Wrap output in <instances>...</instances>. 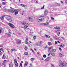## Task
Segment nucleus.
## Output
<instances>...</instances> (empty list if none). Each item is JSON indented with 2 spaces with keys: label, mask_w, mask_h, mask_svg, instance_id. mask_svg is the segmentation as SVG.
I'll return each instance as SVG.
<instances>
[{
  "label": "nucleus",
  "mask_w": 67,
  "mask_h": 67,
  "mask_svg": "<svg viewBox=\"0 0 67 67\" xmlns=\"http://www.w3.org/2000/svg\"><path fill=\"white\" fill-rule=\"evenodd\" d=\"M59 67H63V66H67V63H64L61 61H59Z\"/></svg>",
  "instance_id": "nucleus-1"
},
{
  "label": "nucleus",
  "mask_w": 67,
  "mask_h": 67,
  "mask_svg": "<svg viewBox=\"0 0 67 67\" xmlns=\"http://www.w3.org/2000/svg\"><path fill=\"white\" fill-rule=\"evenodd\" d=\"M7 19L8 21L9 22H11L13 21V19H12V17H7Z\"/></svg>",
  "instance_id": "nucleus-2"
},
{
  "label": "nucleus",
  "mask_w": 67,
  "mask_h": 67,
  "mask_svg": "<svg viewBox=\"0 0 67 67\" xmlns=\"http://www.w3.org/2000/svg\"><path fill=\"white\" fill-rule=\"evenodd\" d=\"M43 18V16H40L38 18V21H43V20L44 18Z\"/></svg>",
  "instance_id": "nucleus-3"
},
{
  "label": "nucleus",
  "mask_w": 67,
  "mask_h": 67,
  "mask_svg": "<svg viewBox=\"0 0 67 67\" xmlns=\"http://www.w3.org/2000/svg\"><path fill=\"white\" fill-rule=\"evenodd\" d=\"M8 25H9L11 27H12V28H14L15 27V26H14V25H13L12 24H11V23H9L8 24Z\"/></svg>",
  "instance_id": "nucleus-4"
},
{
  "label": "nucleus",
  "mask_w": 67,
  "mask_h": 67,
  "mask_svg": "<svg viewBox=\"0 0 67 67\" xmlns=\"http://www.w3.org/2000/svg\"><path fill=\"white\" fill-rule=\"evenodd\" d=\"M21 23L22 24H23L25 26H29V25L27 23H25L23 22H22Z\"/></svg>",
  "instance_id": "nucleus-5"
},
{
  "label": "nucleus",
  "mask_w": 67,
  "mask_h": 67,
  "mask_svg": "<svg viewBox=\"0 0 67 67\" xmlns=\"http://www.w3.org/2000/svg\"><path fill=\"white\" fill-rule=\"evenodd\" d=\"M47 10H45L44 11V16H43L44 17H46V15H47Z\"/></svg>",
  "instance_id": "nucleus-6"
},
{
  "label": "nucleus",
  "mask_w": 67,
  "mask_h": 67,
  "mask_svg": "<svg viewBox=\"0 0 67 67\" xmlns=\"http://www.w3.org/2000/svg\"><path fill=\"white\" fill-rule=\"evenodd\" d=\"M14 63L15 64L16 66H18V63L17 62V61L15 59H14Z\"/></svg>",
  "instance_id": "nucleus-7"
},
{
  "label": "nucleus",
  "mask_w": 67,
  "mask_h": 67,
  "mask_svg": "<svg viewBox=\"0 0 67 67\" xmlns=\"http://www.w3.org/2000/svg\"><path fill=\"white\" fill-rule=\"evenodd\" d=\"M27 40H28V38H27V37H26V40L25 41V44H28V42H27Z\"/></svg>",
  "instance_id": "nucleus-8"
},
{
  "label": "nucleus",
  "mask_w": 67,
  "mask_h": 67,
  "mask_svg": "<svg viewBox=\"0 0 67 67\" xmlns=\"http://www.w3.org/2000/svg\"><path fill=\"white\" fill-rule=\"evenodd\" d=\"M14 12H15L14 14L15 15H16L17 14H18V13H19V12H18L19 11L16 10L14 11Z\"/></svg>",
  "instance_id": "nucleus-9"
},
{
  "label": "nucleus",
  "mask_w": 67,
  "mask_h": 67,
  "mask_svg": "<svg viewBox=\"0 0 67 67\" xmlns=\"http://www.w3.org/2000/svg\"><path fill=\"white\" fill-rule=\"evenodd\" d=\"M54 29H55V30H60V27H55L54 28Z\"/></svg>",
  "instance_id": "nucleus-10"
},
{
  "label": "nucleus",
  "mask_w": 67,
  "mask_h": 67,
  "mask_svg": "<svg viewBox=\"0 0 67 67\" xmlns=\"http://www.w3.org/2000/svg\"><path fill=\"white\" fill-rule=\"evenodd\" d=\"M5 16H1L0 17V19L1 20H4V17Z\"/></svg>",
  "instance_id": "nucleus-11"
},
{
  "label": "nucleus",
  "mask_w": 67,
  "mask_h": 67,
  "mask_svg": "<svg viewBox=\"0 0 67 67\" xmlns=\"http://www.w3.org/2000/svg\"><path fill=\"white\" fill-rule=\"evenodd\" d=\"M28 19H29V20L30 21H32V19H33V17L32 18H31V17H29L28 18Z\"/></svg>",
  "instance_id": "nucleus-12"
},
{
  "label": "nucleus",
  "mask_w": 67,
  "mask_h": 67,
  "mask_svg": "<svg viewBox=\"0 0 67 67\" xmlns=\"http://www.w3.org/2000/svg\"><path fill=\"white\" fill-rule=\"evenodd\" d=\"M21 40L20 39H19L18 40V44H20L21 43Z\"/></svg>",
  "instance_id": "nucleus-13"
},
{
  "label": "nucleus",
  "mask_w": 67,
  "mask_h": 67,
  "mask_svg": "<svg viewBox=\"0 0 67 67\" xmlns=\"http://www.w3.org/2000/svg\"><path fill=\"white\" fill-rule=\"evenodd\" d=\"M9 67H13V64L12 62H11L9 64Z\"/></svg>",
  "instance_id": "nucleus-14"
},
{
  "label": "nucleus",
  "mask_w": 67,
  "mask_h": 67,
  "mask_svg": "<svg viewBox=\"0 0 67 67\" xmlns=\"http://www.w3.org/2000/svg\"><path fill=\"white\" fill-rule=\"evenodd\" d=\"M43 24L44 25H48L49 24V23H48V22H47L45 23H43Z\"/></svg>",
  "instance_id": "nucleus-15"
},
{
  "label": "nucleus",
  "mask_w": 67,
  "mask_h": 67,
  "mask_svg": "<svg viewBox=\"0 0 67 67\" xmlns=\"http://www.w3.org/2000/svg\"><path fill=\"white\" fill-rule=\"evenodd\" d=\"M49 60V57H48L45 60V62H47V61H48Z\"/></svg>",
  "instance_id": "nucleus-16"
},
{
  "label": "nucleus",
  "mask_w": 67,
  "mask_h": 67,
  "mask_svg": "<svg viewBox=\"0 0 67 67\" xmlns=\"http://www.w3.org/2000/svg\"><path fill=\"white\" fill-rule=\"evenodd\" d=\"M35 45H36L37 46H40V45H41L40 44H39V43L38 42H37L35 43Z\"/></svg>",
  "instance_id": "nucleus-17"
},
{
  "label": "nucleus",
  "mask_w": 67,
  "mask_h": 67,
  "mask_svg": "<svg viewBox=\"0 0 67 67\" xmlns=\"http://www.w3.org/2000/svg\"><path fill=\"white\" fill-rule=\"evenodd\" d=\"M12 51H14V52H16L17 51L16 49H11Z\"/></svg>",
  "instance_id": "nucleus-18"
},
{
  "label": "nucleus",
  "mask_w": 67,
  "mask_h": 67,
  "mask_svg": "<svg viewBox=\"0 0 67 67\" xmlns=\"http://www.w3.org/2000/svg\"><path fill=\"white\" fill-rule=\"evenodd\" d=\"M60 57H62L63 56H64V54H62L61 53H60L59 54Z\"/></svg>",
  "instance_id": "nucleus-19"
},
{
  "label": "nucleus",
  "mask_w": 67,
  "mask_h": 67,
  "mask_svg": "<svg viewBox=\"0 0 67 67\" xmlns=\"http://www.w3.org/2000/svg\"><path fill=\"white\" fill-rule=\"evenodd\" d=\"M20 5L22 7H23L24 8V7H25V6H26V5L23 4H21Z\"/></svg>",
  "instance_id": "nucleus-20"
},
{
  "label": "nucleus",
  "mask_w": 67,
  "mask_h": 67,
  "mask_svg": "<svg viewBox=\"0 0 67 67\" xmlns=\"http://www.w3.org/2000/svg\"><path fill=\"white\" fill-rule=\"evenodd\" d=\"M51 49H53V47H49L48 48V49L49 51Z\"/></svg>",
  "instance_id": "nucleus-21"
},
{
  "label": "nucleus",
  "mask_w": 67,
  "mask_h": 67,
  "mask_svg": "<svg viewBox=\"0 0 67 67\" xmlns=\"http://www.w3.org/2000/svg\"><path fill=\"white\" fill-rule=\"evenodd\" d=\"M2 59H5V56L4 54H3V55L2 57Z\"/></svg>",
  "instance_id": "nucleus-22"
},
{
  "label": "nucleus",
  "mask_w": 67,
  "mask_h": 67,
  "mask_svg": "<svg viewBox=\"0 0 67 67\" xmlns=\"http://www.w3.org/2000/svg\"><path fill=\"white\" fill-rule=\"evenodd\" d=\"M25 55H28L29 53L27 52H25L24 53Z\"/></svg>",
  "instance_id": "nucleus-23"
},
{
  "label": "nucleus",
  "mask_w": 67,
  "mask_h": 67,
  "mask_svg": "<svg viewBox=\"0 0 67 67\" xmlns=\"http://www.w3.org/2000/svg\"><path fill=\"white\" fill-rule=\"evenodd\" d=\"M64 46V45L63 44H61L60 45V47H63V46Z\"/></svg>",
  "instance_id": "nucleus-24"
},
{
  "label": "nucleus",
  "mask_w": 67,
  "mask_h": 67,
  "mask_svg": "<svg viewBox=\"0 0 67 67\" xmlns=\"http://www.w3.org/2000/svg\"><path fill=\"white\" fill-rule=\"evenodd\" d=\"M51 55L53 56H55V54L54 53H51Z\"/></svg>",
  "instance_id": "nucleus-25"
},
{
  "label": "nucleus",
  "mask_w": 67,
  "mask_h": 67,
  "mask_svg": "<svg viewBox=\"0 0 67 67\" xmlns=\"http://www.w3.org/2000/svg\"><path fill=\"white\" fill-rule=\"evenodd\" d=\"M48 45H49V46H50V45H51V42H48Z\"/></svg>",
  "instance_id": "nucleus-26"
},
{
  "label": "nucleus",
  "mask_w": 67,
  "mask_h": 67,
  "mask_svg": "<svg viewBox=\"0 0 67 67\" xmlns=\"http://www.w3.org/2000/svg\"><path fill=\"white\" fill-rule=\"evenodd\" d=\"M34 59H35V58H31V59L30 60H31V61H32V62H33Z\"/></svg>",
  "instance_id": "nucleus-27"
},
{
  "label": "nucleus",
  "mask_w": 67,
  "mask_h": 67,
  "mask_svg": "<svg viewBox=\"0 0 67 67\" xmlns=\"http://www.w3.org/2000/svg\"><path fill=\"white\" fill-rule=\"evenodd\" d=\"M2 5H4L5 4V2H4L2 3Z\"/></svg>",
  "instance_id": "nucleus-28"
},
{
  "label": "nucleus",
  "mask_w": 67,
  "mask_h": 67,
  "mask_svg": "<svg viewBox=\"0 0 67 67\" xmlns=\"http://www.w3.org/2000/svg\"><path fill=\"white\" fill-rule=\"evenodd\" d=\"M25 50L26 51L27 49V47H25L24 48Z\"/></svg>",
  "instance_id": "nucleus-29"
},
{
  "label": "nucleus",
  "mask_w": 67,
  "mask_h": 67,
  "mask_svg": "<svg viewBox=\"0 0 67 67\" xmlns=\"http://www.w3.org/2000/svg\"><path fill=\"white\" fill-rule=\"evenodd\" d=\"M43 57L44 58H45L46 57V55L45 54L43 55Z\"/></svg>",
  "instance_id": "nucleus-30"
},
{
  "label": "nucleus",
  "mask_w": 67,
  "mask_h": 67,
  "mask_svg": "<svg viewBox=\"0 0 67 67\" xmlns=\"http://www.w3.org/2000/svg\"><path fill=\"white\" fill-rule=\"evenodd\" d=\"M55 4L56 5H57V6H60V5L59 4L57 3Z\"/></svg>",
  "instance_id": "nucleus-31"
},
{
  "label": "nucleus",
  "mask_w": 67,
  "mask_h": 67,
  "mask_svg": "<svg viewBox=\"0 0 67 67\" xmlns=\"http://www.w3.org/2000/svg\"><path fill=\"white\" fill-rule=\"evenodd\" d=\"M52 52H55V51H56V49H53L52 50Z\"/></svg>",
  "instance_id": "nucleus-32"
},
{
  "label": "nucleus",
  "mask_w": 67,
  "mask_h": 67,
  "mask_svg": "<svg viewBox=\"0 0 67 67\" xmlns=\"http://www.w3.org/2000/svg\"><path fill=\"white\" fill-rule=\"evenodd\" d=\"M27 64L26 63H25L24 65V67H26V66H27Z\"/></svg>",
  "instance_id": "nucleus-33"
},
{
  "label": "nucleus",
  "mask_w": 67,
  "mask_h": 67,
  "mask_svg": "<svg viewBox=\"0 0 67 67\" xmlns=\"http://www.w3.org/2000/svg\"><path fill=\"white\" fill-rule=\"evenodd\" d=\"M28 26H24V29H26L27 27H28Z\"/></svg>",
  "instance_id": "nucleus-34"
},
{
  "label": "nucleus",
  "mask_w": 67,
  "mask_h": 67,
  "mask_svg": "<svg viewBox=\"0 0 67 67\" xmlns=\"http://www.w3.org/2000/svg\"><path fill=\"white\" fill-rule=\"evenodd\" d=\"M44 7H45V6L43 5V7H41V10H42V9H44Z\"/></svg>",
  "instance_id": "nucleus-35"
},
{
  "label": "nucleus",
  "mask_w": 67,
  "mask_h": 67,
  "mask_svg": "<svg viewBox=\"0 0 67 67\" xmlns=\"http://www.w3.org/2000/svg\"><path fill=\"white\" fill-rule=\"evenodd\" d=\"M36 36H34L33 38L34 39V40H35V39H36Z\"/></svg>",
  "instance_id": "nucleus-36"
},
{
  "label": "nucleus",
  "mask_w": 67,
  "mask_h": 67,
  "mask_svg": "<svg viewBox=\"0 0 67 67\" xmlns=\"http://www.w3.org/2000/svg\"><path fill=\"white\" fill-rule=\"evenodd\" d=\"M51 19L52 20H53V21H54V18H53V17H52L51 18Z\"/></svg>",
  "instance_id": "nucleus-37"
},
{
  "label": "nucleus",
  "mask_w": 67,
  "mask_h": 67,
  "mask_svg": "<svg viewBox=\"0 0 67 67\" xmlns=\"http://www.w3.org/2000/svg\"><path fill=\"white\" fill-rule=\"evenodd\" d=\"M37 54L38 55H39V56H40V52H37Z\"/></svg>",
  "instance_id": "nucleus-38"
},
{
  "label": "nucleus",
  "mask_w": 67,
  "mask_h": 67,
  "mask_svg": "<svg viewBox=\"0 0 67 67\" xmlns=\"http://www.w3.org/2000/svg\"><path fill=\"white\" fill-rule=\"evenodd\" d=\"M8 37H10V36H11V34H10V33H8Z\"/></svg>",
  "instance_id": "nucleus-39"
},
{
  "label": "nucleus",
  "mask_w": 67,
  "mask_h": 67,
  "mask_svg": "<svg viewBox=\"0 0 67 67\" xmlns=\"http://www.w3.org/2000/svg\"><path fill=\"white\" fill-rule=\"evenodd\" d=\"M46 36L47 37H48V38H49V37H50V36H48L47 35H46Z\"/></svg>",
  "instance_id": "nucleus-40"
},
{
  "label": "nucleus",
  "mask_w": 67,
  "mask_h": 67,
  "mask_svg": "<svg viewBox=\"0 0 67 67\" xmlns=\"http://www.w3.org/2000/svg\"><path fill=\"white\" fill-rule=\"evenodd\" d=\"M51 67H55V66L53 65V64H51Z\"/></svg>",
  "instance_id": "nucleus-41"
},
{
  "label": "nucleus",
  "mask_w": 67,
  "mask_h": 67,
  "mask_svg": "<svg viewBox=\"0 0 67 67\" xmlns=\"http://www.w3.org/2000/svg\"><path fill=\"white\" fill-rule=\"evenodd\" d=\"M55 45H57V42L55 41Z\"/></svg>",
  "instance_id": "nucleus-42"
},
{
  "label": "nucleus",
  "mask_w": 67,
  "mask_h": 67,
  "mask_svg": "<svg viewBox=\"0 0 67 67\" xmlns=\"http://www.w3.org/2000/svg\"><path fill=\"white\" fill-rule=\"evenodd\" d=\"M44 43V42H42V41H40V44H42Z\"/></svg>",
  "instance_id": "nucleus-43"
},
{
  "label": "nucleus",
  "mask_w": 67,
  "mask_h": 67,
  "mask_svg": "<svg viewBox=\"0 0 67 67\" xmlns=\"http://www.w3.org/2000/svg\"><path fill=\"white\" fill-rule=\"evenodd\" d=\"M31 50L32 53H35V52H34V50H32V49H31Z\"/></svg>",
  "instance_id": "nucleus-44"
},
{
  "label": "nucleus",
  "mask_w": 67,
  "mask_h": 67,
  "mask_svg": "<svg viewBox=\"0 0 67 67\" xmlns=\"http://www.w3.org/2000/svg\"><path fill=\"white\" fill-rule=\"evenodd\" d=\"M35 51H37V48H34Z\"/></svg>",
  "instance_id": "nucleus-45"
},
{
  "label": "nucleus",
  "mask_w": 67,
  "mask_h": 67,
  "mask_svg": "<svg viewBox=\"0 0 67 67\" xmlns=\"http://www.w3.org/2000/svg\"><path fill=\"white\" fill-rule=\"evenodd\" d=\"M0 51H3V49L2 48L0 49Z\"/></svg>",
  "instance_id": "nucleus-46"
},
{
  "label": "nucleus",
  "mask_w": 67,
  "mask_h": 67,
  "mask_svg": "<svg viewBox=\"0 0 67 67\" xmlns=\"http://www.w3.org/2000/svg\"><path fill=\"white\" fill-rule=\"evenodd\" d=\"M60 34V32H59L58 33V36H59Z\"/></svg>",
  "instance_id": "nucleus-47"
},
{
  "label": "nucleus",
  "mask_w": 67,
  "mask_h": 67,
  "mask_svg": "<svg viewBox=\"0 0 67 67\" xmlns=\"http://www.w3.org/2000/svg\"><path fill=\"white\" fill-rule=\"evenodd\" d=\"M41 60H44V59H43L42 58H41Z\"/></svg>",
  "instance_id": "nucleus-48"
},
{
  "label": "nucleus",
  "mask_w": 67,
  "mask_h": 67,
  "mask_svg": "<svg viewBox=\"0 0 67 67\" xmlns=\"http://www.w3.org/2000/svg\"><path fill=\"white\" fill-rule=\"evenodd\" d=\"M2 32V29H0V33H1Z\"/></svg>",
  "instance_id": "nucleus-49"
},
{
  "label": "nucleus",
  "mask_w": 67,
  "mask_h": 67,
  "mask_svg": "<svg viewBox=\"0 0 67 67\" xmlns=\"http://www.w3.org/2000/svg\"><path fill=\"white\" fill-rule=\"evenodd\" d=\"M20 65L21 67H22V63H20Z\"/></svg>",
  "instance_id": "nucleus-50"
},
{
  "label": "nucleus",
  "mask_w": 67,
  "mask_h": 67,
  "mask_svg": "<svg viewBox=\"0 0 67 67\" xmlns=\"http://www.w3.org/2000/svg\"><path fill=\"white\" fill-rule=\"evenodd\" d=\"M30 66H31V67H32V66H33L32 65V64H30Z\"/></svg>",
  "instance_id": "nucleus-51"
},
{
  "label": "nucleus",
  "mask_w": 67,
  "mask_h": 67,
  "mask_svg": "<svg viewBox=\"0 0 67 67\" xmlns=\"http://www.w3.org/2000/svg\"><path fill=\"white\" fill-rule=\"evenodd\" d=\"M59 50H60V51H62V49L61 48H59Z\"/></svg>",
  "instance_id": "nucleus-52"
},
{
  "label": "nucleus",
  "mask_w": 67,
  "mask_h": 67,
  "mask_svg": "<svg viewBox=\"0 0 67 67\" xmlns=\"http://www.w3.org/2000/svg\"><path fill=\"white\" fill-rule=\"evenodd\" d=\"M45 48H48V47L47 46H45Z\"/></svg>",
  "instance_id": "nucleus-53"
},
{
  "label": "nucleus",
  "mask_w": 67,
  "mask_h": 67,
  "mask_svg": "<svg viewBox=\"0 0 67 67\" xmlns=\"http://www.w3.org/2000/svg\"><path fill=\"white\" fill-rule=\"evenodd\" d=\"M50 54H51V53H49L48 54V56H49V55H50Z\"/></svg>",
  "instance_id": "nucleus-54"
},
{
  "label": "nucleus",
  "mask_w": 67,
  "mask_h": 67,
  "mask_svg": "<svg viewBox=\"0 0 67 67\" xmlns=\"http://www.w3.org/2000/svg\"><path fill=\"white\" fill-rule=\"evenodd\" d=\"M50 41H52H52H53V39L51 38L50 39Z\"/></svg>",
  "instance_id": "nucleus-55"
},
{
  "label": "nucleus",
  "mask_w": 67,
  "mask_h": 67,
  "mask_svg": "<svg viewBox=\"0 0 67 67\" xmlns=\"http://www.w3.org/2000/svg\"><path fill=\"white\" fill-rule=\"evenodd\" d=\"M7 16H8V17H10V16H11L10 15H7Z\"/></svg>",
  "instance_id": "nucleus-56"
},
{
  "label": "nucleus",
  "mask_w": 67,
  "mask_h": 67,
  "mask_svg": "<svg viewBox=\"0 0 67 67\" xmlns=\"http://www.w3.org/2000/svg\"><path fill=\"white\" fill-rule=\"evenodd\" d=\"M6 0H2V2L3 1H5Z\"/></svg>",
  "instance_id": "nucleus-57"
},
{
  "label": "nucleus",
  "mask_w": 67,
  "mask_h": 67,
  "mask_svg": "<svg viewBox=\"0 0 67 67\" xmlns=\"http://www.w3.org/2000/svg\"><path fill=\"white\" fill-rule=\"evenodd\" d=\"M62 39H63V40L65 39V38H64V37H62Z\"/></svg>",
  "instance_id": "nucleus-58"
},
{
  "label": "nucleus",
  "mask_w": 67,
  "mask_h": 67,
  "mask_svg": "<svg viewBox=\"0 0 67 67\" xmlns=\"http://www.w3.org/2000/svg\"><path fill=\"white\" fill-rule=\"evenodd\" d=\"M52 22V21L50 20V21H49L50 23H51V22Z\"/></svg>",
  "instance_id": "nucleus-59"
},
{
  "label": "nucleus",
  "mask_w": 67,
  "mask_h": 67,
  "mask_svg": "<svg viewBox=\"0 0 67 67\" xmlns=\"http://www.w3.org/2000/svg\"><path fill=\"white\" fill-rule=\"evenodd\" d=\"M2 47V45H0V47Z\"/></svg>",
  "instance_id": "nucleus-60"
},
{
  "label": "nucleus",
  "mask_w": 67,
  "mask_h": 67,
  "mask_svg": "<svg viewBox=\"0 0 67 67\" xmlns=\"http://www.w3.org/2000/svg\"><path fill=\"white\" fill-rule=\"evenodd\" d=\"M17 58H18V59H20V58L19 57H17Z\"/></svg>",
  "instance_id": "nucleus-61"
},
{
  "label": "nucleus",
  "mask_w": 67,
  "mask_h": 67,
  "mask_svg": "<svg viewBox=\"0 0 67 67\" xmlns=\"http://www.w3.org/2000/svg\"><path fill=\"white\" fill-rule=\"evenodd\" d=\"M57 42H58V43H60V42H59L58 41H57Z\"/></svg>",
  "instance_id": "nucleus-62"
},
{
  "label": "nucleus",
  "mask_w": 67,
  "mask_h": 67,
  "mask_svg": "<svg viewBox=\"0 0 67 67\" xmlns=\"http://www.w3.org/2000/svg\"><path fill=\"white\" fill-rule=\"evenodd\" d=\"M65 3L66 4H67V1L65 2Z\"/></svg>",
  "instance_id": "nucleus-63"
},
{
  "label": "nucleus",
  "mask_w": 67,
  "mask_h": 67,
  "mask_svg": "<svg viewBox=\"0 0 67 67\" xmlns=\"http://www.w3.org/2000/svg\"><path fill=\"white\" fill-rule=\"evenodd\" d=\"M36 3H38V1H36Z\"/></svg>",
  "instance_id": "nucleus-64"
}]
</instances>
